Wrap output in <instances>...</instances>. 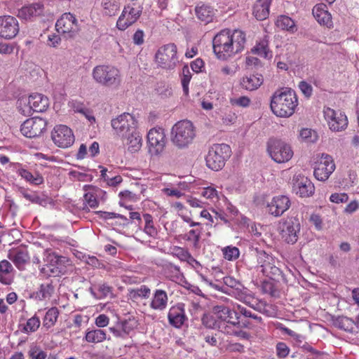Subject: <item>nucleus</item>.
Returning <instances> with one entry per match:
<instances>
[{
    "instance_id": "1",
    "label": "nucleus",
    "mask_w": 359,
    "mask_h": 359,
    "mask_svg": "<svg viewBox=\"0 0 359 359\" xmlns=\"http://www.w3.org/2000/svg\"><path fill=\"white\" fill-rule=\"evenodd\" d=\"M245 34L241 30L224 29L212 40L213 51L218 59L226 60L243 50Z\"/></svg>"
},
{
    "instance_id": "2",
    "label": "nucleus",
    "mask_w": 359,
    "mask_h": 359,
    "mask_svg": "<svg viewBox=\"0 0 359 359\" xmlns=\"http://www.w3.org/2000/svg\"><path fill=\"white\" fill-rule=\"evenodd\" d=\"M298 105L295 92L291 88L277 90L271 97L270 107L278 117L287 118L294 114Z\"/></svg>"
},
{
    "instance_id": "3",
    "label": "nucleus",
    "mask_w": 359,
    "mask_h": 359,
    "mask_svg": "<svg viewBox=\"0 0 359 359\" xmlns=\"http://www.w3.org/2000/svg\"><path fill=\"white\" fill-rule=\"evenodd\" d=\"M195 137V128L188 120L177 122L171 129V141L179 149L187 147L193 142Z\"/></svg>"
},
{
    "instance_id": "4",
    "label": "nucleus",
    "mask_w": 359,
    "mask_h": 359,
    "mask_svg": "<svg viewBox=\"0 0 359 359\" xmlns=\"http://www.w3.org/2000/svg\"><path fill=\"white\" fill-rule=\"evenodd\" d=\"M46 264L40 269V273L44 277L59 276L65 274L69 259L64 256H58L55 253L46 252Z\"/></svg>"
},
{
    "instance_id": "5",
    "label": "nucleus",
    "mask_w": 359,
    "mask_h": 359,
    "mask_svg": "<svg viewBox=\"0 0 359 359\" xmlns=\"http://www.w3.org/2000/svg\"><path fill=\"white\" fill-rule=\"evenodd\" d=\"M231 154V149L228 144H213L205 157L206 165L211 170L218 171L224 166Z\"/></svg>"
},
{
    "instance_id": "6",
    "label": "nucleus",
    "mask_w": 359,
    "mask_h": 359,
    "mask_svg": "<svg viewBox=\"0 0 359 359\" xmlns=\"http://www.w3.org/2000/svg\"><path fill=\"white\" fill-rule=\"evenodd\" d=\"M95 81L105 86H118L121 81L120 70L112 65H97L92 72Z\"/></svg>"
},
{
    "instance_id": "7",
    "label": "nucleus",
    "mask_w": 359,
    "mask_h": 359,
    "mask_svg": "<svg viewBox=\"0 0 359 359\" xmlns=\"http://www.w3.org/2000/svg\"><path fill=\"white\" fill-rule=\"evenodd\" d=\"M155 62L162 69L174 70L180 62L177 46L170 43L161 46L155 54Z\"/></svg>"
},
{
    "instance_id": "8",
    "label": "nucleus",
    "mask_w": 359,
    "mask_h": 359,
    "mask_svg": "<svg viewBox=\"0 0 359 359\" xmlns=\"http://www.w3.org/2000/svg\"><path fill=\"white\" fill-rule=\"evenodd\" d=\"M267 151L271 158L278 163L289 161L294 154L290 144L276 139H271L268 142Z\"/></svg>"
},
{
    "instance_id": "9",
    "label": "nucleus",
    "mask_w": 359,
    "mask_h": 359,
    "mask_svg": "<svg viewBox=\"0 0 359 359\" xmlns=\"http://www.w3.org/2000/svg\"><path fill=\"white\" fill-rule=\"evenodd\" d=\"M115 133L121 138L137 130L138 121L136 117L129 113H123L111 122Z\"/></svg>"
},
{
    "instance_id": "10",
    "label": "nucleus",
    "mask_w": 359,
    "mask_h": 359,
    "mask_svg": "<svg viewBox=\"0 0 359 359\" xmlns=\"http://www.w3.org/2000/svg\"><path fill=\"white\" fill-rule=\"evenodd\" d=\"M55 28L65 37L72 38L78 34L81 26L74 15L65 13L57 20Z\"/></svg>"
},
{
    "instance_id": "11",
    "label": "nucleus",
    "mask_w": 359,
    "mask_h": 359,
    "mask_svg": "<svg viewBox=\"0 0 359 359\" xmlns=\"http://www.w3.org/2000/svg\"><path fill=\"white\" fill-rule=\"evenodd\" d=\"M22 102L25 106L23 108H20V110L24 114H29L32 111L43 112L49 106L48 97L39 93L32 94L25 100H21L20 104H22Z\"/></svg>"
},
{
    "instance_id": "12",
    "label": "nucleus",
    "mask_w": 359,
    "mask_h": 359,
    "mask_svg": "<svg viewBox=\"0 0 359 359\" xmlns=\"http://www.w3.org/2000/svg\"><path fill=\"white\" fill-rule=\"evenodd\" d=\"M149 152L154 155L161 154L165 148L166 140L164 129L154 127L147 133Z\"/></svg>"
},
{
    "instance_id": "13",
    "label": "nucleus",
    "mask_w": 359,
    "mask_h": 359,
    "mask_svg": "<svg viewBox=\"0 0 359 359\" xmlns=\"http://www.w3.org/2000/svg\"><path fill=\"white\" fill-rule=\"evenodd\" d=\"M51 138L54 144L60 148H68L74 142V135L72 129L65 125L55 126Z\"/></svg>"
},
{
    "instance_id": "14",
    "label": "nucleus",
    "mask_w": 359,
    "mask_h": 359,
    "mask_svg": "<svg viewBox=\"0 0 359 359\" xmlns=\"http://www.w3.org/2000/svg\"><path fill=\"white\" fill-rule=\"evenodd\" d=\"M282 238L289 244L295 243L299 238L300 223L296 218H289L280 224Z\"/></svg>"
},
{
    "instance_id": "15",
    "label": "nucleus",
    "mask_w": 359,
    "mask_h": 359,
    "mask_svg": "<svg viewBox=\"0 0 359 359\" xmlns=\"http://www.w3.org/2000/svg\"><path fill=\"white\" fill-rule=\"evenodd\" d=\"M323 114L331 130L339 132L346 128L348 119L344 114L337 112L330 107H324Z\"/></svg>"
},
{
    "instance_id": "16",
    "label": "nucleus",
    "mask_w": 359,
    "mask_h": 359,
    "mask_svg": "<svg viewBox=\"0 0 359 359\" xmlns=\"http://www.w3.org/2000/svg\"><path fill=\"white\" fill-rule=\"evenodd\" d=\"M46 128V121L41 118H28L21 125L22 134L28 137L34 138L41 135Z\"/></svg>"
},
{
    "instance_id": "17",
    "label": "nucleus",
    "mask_w": 359,
    "mask_h": 359,
    "mask_svg": "<svg viewBox=\"0 0 359 359\" xmlns=\"http://www.w3.org/2000/svg\"><path fill=\"white\" fill-rule=\"evenodd\" d=\"M335 168L332 157L323 154L314 169V176L319 181H326L334 171Z\"/></svg>"
},
{
    "instance_id": "18",
    "label": "nucleus",
    "mask_w": 359,
    "mask_h": 359,
    "mask_svg": "<svg viewBox=\"0 0 359 359\" xmlns=\"http://www.w3.org/2000/svg\"><path fill=\"white\" fill-rule=\"evenodd\" d=\"M142 13L140 7H134L131 5L126 6L118 18L116 26L120 30H125L135 22Z\"/></svg>"
},
{
    "instance_id": "19",
    "label": "nucleus",
    "mask_w": 359,
    "mask_h": 359,
    "mask_svg": "<svg viewBox=\"0 0 359 359\" xmlns=\"http://www.w3.org/2000/svg\"><path fill=\"white\" fill-rule=\"evenodd\" d=\"M291 206V201L287 196L278 195L268 203L266 208L269 214L278 217L283 215Z\"/></svg>"
},
{
    "instance_id": "20",
    "label": "nucleus",
    "mask_w": 359,
    "mask_h": 359,
    "mask_svg": "<svg viewBox=\"0 0 359 359\" xmlns=\"http://www.w3.org/2000/svg\"><path fill=\"white\" fill-rule=\"evenodd\" d=\"M19 32L18 20L11 15L0 16V37L5 39H12Z\"/></svg>"
},
{
    "instance_id": "21",
    "label": "nucleus",
    "mask_w": 359,
    "mask_h": 359,
    "mask_svg": "<svg viewBox=\"0 0 359 359\" xmlns=\"http://www.w3.org/2000/svg\"><path fill=\"white\" fill-rule=\"evenodd\" d=\"M257 258L258 266L265 276L273 278L274 276L280 274L279 268L274 265L273 258L264 251L258 252Z\"/></svg>"
},
{
    "instance_id": "22",
    "label": "nucleus",
    "mask_w": 359,
    "mask_h": 359,
    "mask_svg": "<svg viewBox=\"0 0 359 359\" xmlns=\"http://www.w3.org/2000/svg\"><path fill=\"white\" fill-rule=\"evenodd\" d=\"M168 319L169 323L172 326L176 328L181 327L187 320L184 304L182 303H178L171 306L168 313Z\"/></svg>"
},
{
    "instance_id": "23",
    "label": "nucleus",
    "mask_w": 359,
    "mask_h": 359,
    "mask_svg": "<svg viewBox=\"0 0 359 359\" xmlns=\"http://www.w3.org/2000/svg\"><path fill=\"white\" fill-rule=\"evenodd\" d=\"M293 180V190L299 196L309 197L314 193V185L307 177L297 176Z\"/></svg>"
},
{
    "instance_id": "24",
    "label": "nucleus",
    "mask_w": 359,
    "mask_h": 359,
    "mask_svg": "<svg viewBox=\"0 0 359 359\" xmlns=\"http://www.w3.org/2000/svg\"><path fill=\"white\" fill-rule=\"evenodd\" d=\"M235 316H236V321H232L231 320L223 322V323H216V322H211L208 323V317H204L203 318V322L204 324H205L208 327H217L219 329V331L222 332L229 334V335H233L238 327L240 325V321H239V316L238 315V313L235 312Z\"/></svg>"
},
{
    "instance_id": "25",
    "label": "nucleus",
    "mask_w": 359,
    "mask_h": 359,
    "mask_svg": "<svg viewBox=\"0 0 359 359\" xmlns=\"http://www.w3.org/2000/svg\"><path fill=\"white\" fill-rule=\"evenodd\" d=\"M83 189L86 191L83 196L85 204L91 208H97L99 205L98 198L101 197L104 199V196L106 195V193L102 189L91 185H85Z\"/></svg>"
},
{
    "instance_id": "26",
    "label": "nucleus",
    "mask_w": 359,
    "mask_h": 359,
    "mask_svg": "<svg viewBox=\"0 0 359 359\" xmlns=\"http://www.w3.org/2000/svg\"><path fill=\"white\" fill-rule=\"evenodd\" d=\"M168 304V296L167 292L161 289L154 291L149 306L151 309L162 311H164Z\"/></svg>"
},
{
    "instance_id": "27",
    "label": "nucleus",
    "mask_w": 359,
    "mask_h": 359,
    "mask_svg": "<svg viewBox=\"0 0 359 359\" xmlns=\"http://www.w3.org/2000/svg\"><path fill=\"white\" fill-rule=\"evenodd\" d=\"M8 257L19 270H24L30 259L28 252L23 249L10 252Z\"/></svg>"
},
{
    "instance_id": "28",
    "label": "nucleus",
    "mask_w": 359,
    "mask_h": 359,
    "mask_svg": "<svg viewBox=\"0 0 359 359\" xmlns=\"http://www.w3.org/2000/svg\"><path fill=\"white\" fill-rule=\"evenodd\" d=\"M121 140L131 153L138 151L142 147V139L138 130L123 137Z\"/></svg>"
},
{
    "instance_id": "29",
    "label": "nucleus",
    "mask_w": 359,
    "mask_h": 359,
    "mask_svg": "<svg viewBox=\"0 0 359 359\" xmlns=\"http://www.w3.org/2000/svg\"><path fill=\"white\" fill-rule=\"evenodd\" d=\"M313 15L316 20L320 24L327 27L332 25V18L330 13L327 11V6L324 4L316 5L312 11Z\"/></svg>"
},
{
    "instance_id": "30",
    "label": "nucleus",
    "mask_w": 359,
    "mask_h": 359,
    "mask_svg": "<svg viewBox=\"0 0 359 359\" xmlns=\"http://www.w3.org/2000/svg\"><path fill=\"white\" fill-rule=\"evenodd\" d=\"M272 0H257L253 6V15L258 20H264L269 15V7Z\"/></svg>"
},
{
    "instance_id": "31",
    "label": "nucleus",
    "mask_w": 359,
    "mask_h": 359,
    "mask_svg": "<svg viewBox=\"0 0 359 359\" xmlns=\"http://www.w3.org/2000/svg\"><path fill=\"white\" fill-rule=\"evenodd\" d=\"M16 172L27 182L32 185H40L44 182L43 176L39 172H32L27 169L20 167L17 169Z\"/></svg>"
},
{
    "instance_id": "32",
    "label": "nucleus",
    "mask_w": 359,
    "mask_h": 359,
    "mask_svg": "<svg viewBox=\"0 0 359 359\" xmlns=\"http://www.w3.org/2000/svg\"><path fill=\"white\" fill-rule=\"evenodd\" d=\"M133 328V322L130 320H123L118 323L114 327H110L109 331L116 337L125 338Z\"/></svg>"
},
{
    "instance_id": "33",
    "label": "nucleus",
    "mask_w": 359,
    "mask_h": 359,
    "mask_svg": "<svg viewBox=\"0 0 359 359\" xmlns=\"http://www.w3.org/2000/svg\"><path fill=\"white\" fill-rule=\"evenodd\" d=\"M263 76L261 74H251L243 77L241 86L247 90H255L263 83Z\"/></svg>"
},
{
    "instance_id": "34",
    "label": "nucleus",
    "mask_w": 359,
    "mask_h": 359,
    "mask_svg": "<svg viewBox=\"0 0 359 359\" xmlns=\"http://www.w3.org/2000/svg\"><path fill=\"white\" fill-rule=\"evenodd\" d=\"M55 287L52 283H44L40 285L38 290L33 292L32 297L39 301L49 299L54 293Z\"/></svg>"
},
{
    "instance_id": "35",
    "label": "nucleus",
    "mask_w": 359,
    "mask_h": 359,
    "mask_svg": "<svg viewBox=\"0 0 359 359\" xmlns=\"http://www.w3.org/2000/svg\"><path fill=\"white\" fill-rule=\"evenodd\" d=\"M14 269L12 264L6 259L0 262V283L10 285L12 281Z\"/></svg>"
},
{
    "instance_id": "36",
    "label": "nucleus",
    "mask_w": 359,
    "mask_h": 359,
    "mask_svg": "<svg viewBox=\"0 0 359 359\" xmlns=\"http://www.w3.org/2000/svg\"><path fill=\"white\" fill-rule=\"evenodd\" d=\"M43 11V5L40 3H36L22 7L19 11V16L25 20H28L32 17L41 15Z\"/></svg>"
},
{
    "instance_id": "37",
    "label": "nucleus",
    "mask_w": 359,
    "mask_h": 359,
    "mask_svg": "<svg viewBox=\"0 0 359 359\" xmlns=\"http://www.w3.org/2000/svg\"><path fill=\"white\" fill-rule=\"evenodd\" d=\"M89 292L97 299H102L112 293V287L105 283H99L95 287H90Z\"/></svg>"
},
{
    "instance_id": "38",
    "label": "nucleus",
    "mask_w": 359,
    "mask_h": 359,
    "mask_svg": "<svg viewBox=\"0 0 359 359\" xmlns=\"http://www.w3.org/2000/svg\"><path fill=\"white\" fill-rule=\"evenodd\" d=\"M213 313L216 318L219 320L218 323L226 322L233 318L234 313L233 308L231 309L223 304L217 305L213 307Z\"/></svg>"
},
{
    "instance_id": "39",
    "label": "nucleus",
    "mask_w": 359,
    "mask_h": 359,
    "mask_svg": "<svg viewBox=\"0 0 359 359\" xmlns=\"http://www.w3.org/2000/svg\"><path fill=\"white\" fill-rule=\"evenodd\" d=\"M231 295L240 302L250 306L254 300L253 295L243 285H241L239 287H238V289L232 290Z\"/></svg>"
},
{
    "instance_id": "40",
    "label": "nucleus",
    "mask_w": 359,
    "mask_h": 359,
    "mask_svg": "<svg viewBox=\"0 0 359 359\" xmlns=\"http://www.w3.org/2000/svg\"><path fill=\"white\" fill-rule=\"evenodd\" d=\"M107 334L101 329L87 330L85 340L88 343L98 344L106 340Z\"/></svg>"
},
{
    "instance_id": "41",
    "label": "nucleus",
    "mask_w": 359,
    "mask_h": 359,
    "mask_svg": "<svg viewBox=\"0 0 359 359\" xmlns=\"http://www.w3.org/2000/svg\"><path fill=\"white\" fill-rule=\"evenodd\" d=\"M268 46V39L266 36H264L257 43L256 46L253 48H252V52L260 57L271 58L272 57V53L269 50Z\"/></svg>"
},
{
    "instance_id": "42",
    "label": "nucleus",
    "mask_w": 359,
    "mask_h": 359,
    "mask_svg": "<svg viewBox=\"0 0 359 359\" xmlns=\"http://www.w3.org/2000/svg\"><path fill=\"white\" fill-rule=\"evenodd\" d=\"M197 18L206 23L210 22L212 19L214 11L213 9L205 4H198L195 8Z\"/></svg>"
},
{
    "instance_id": "43",
    "label": "nucleus",
    "mask_w": 359,
    "mask_h": 359,
    "mask_svg": "<svg viewBox=\"0 0 359 359\" xmlns=\"http://www.w3.org/2000/svg\"><path fill=\"white\" fill-rule=\"evenodd\" d=\"M60 312L57 308L51 307L49 309L43 319V326L46 329L49 330L53 327L58 318Z\"/></svg>"
},
{
    "instance_id": "44",
    "label": "nucleus",
    "mask_w": 359,
    "mask_h": 359,
    "mask_svg": "<svg viewBox=\"0 0 359 359\" xmlns=\"http://www.w3.org/2000/svg\"><path fill=\"white\" fill-rule=\"evenodd\" d=\"M276 25L281 29L287 30L291 33H294L297 31L294 21L287 15L279 16L276 20Z\"/></svg>"
},
{
    "instance_id": "45",
    "label": "nucleus",
    "mask_w": 359,
    "mask_h": 359,
    "mask_svg": "<svg viewBox=\"0 0 359 359\" xmlns=\"http://www.w3.org/2000/svg\"><path fill=\"white\" fill-rule=\"evenodd\" d=\"M102 5L104 14L109 16L114 15L120 7L117 0H102Z\"/></svg>"
},
{
    "instance_id": "46",
    "label": "nucleus",
    "mask_w": 359,
    "mask_h": 359,
    "mask_svg": "<svg viewBox=\"0 0 359 359\" xmlns=\"http://www.w3.org/2000/svg\"><path fill=\"white\" fill-rule=\"evenodd\" d=\"M41 321L39 318L34 315L27 320L26 324L23 326L22 332L26 334L36 332L40 327Z\"/></svg>"
},
{
    "instance_id": "47",
    "label": "nucleus",
    "mask_w": 359,
    "mask_h": 359,
    "mask_svg": "<svg viewBox=\"0 0 359 359\" xmlns=\"http://www.w3.org/2000/svg\"><path fill=\"white\" fill-rule=\"evenodd\" d=\"M150 294L151 290L145 285H142L140 287L130 291V297L133 299H137L139 297L147 299L149 297Z\"/></svg>"
},
{
    "instance_id": "48",
    "label": "nucleus",
    "mask_w": 359,
    "mask_h": 359,
    "mask_svg": "<svg viewBox=\"0 0 359 359\" xmlns=\"http://www.w3.org/2000/svg\"><path fill=\"white\" fill-rule=\"evenodd\" d=\"M191 76L192 75L189 67L187 65H184L182 68V72L181 74V83L184 94L185 95H187L189 94V84L191 79Z\"/></svg>"
},
{
    "instance_id": "49",
    "label": "nucleus",
    "mask_w": 359,
    "mask_h": 359,
    "mask_svg": "<svg viewBox=\"0 0 359 359\" xmlns=\"http://www.w3.org/2000/svg\"><path fill=\"white\" fill-rule=\"evenodd\" d=\"M143 217L145 222L144 231L150 237H155L157 235V230L154 226L151 215L149 214H144Z\"/></svg>"
},
{
    "instance_id": "50",
    "label": "nucleus",
    "mask_w": 359,
    "mask_h": 359,
    "mask_svg": "<svg viewBox=\"0 0 359 359\" xmlns=\"http://www.w3.org/2000/svg\"><path fill=\"white\" fill-rule=\"evenodd\" d=\"M98 214L100 215V217L104 219H119V224L123 226H126L128 224V219L125 216L111 212H97Z\"/></svg>"
},
{
    "instance_id": "51",
    "label": "nucleus",
    "mask_w": 359,
    "mask_h": 359,
    "mask_svg": "<svg viewBox=\"0 0 359 359\" xmlns=\"http://www.w3.org/2000/svg\"><path fill=\"white\" fill-rule=\"evenodd\" d=\"M224 257L229 261L237 259L240 255V251L238 248L234 246H227L222 249Z\"/></svg>"
},
{
    "instance_id": "52",
    "label": "nucleus",
    "mask_w": 359,
    "mask_h": 359,
    "mask_svg": "<svg viewBox=\"0 0 359 359\" xmlns=\"http://www.w3.org/2000/svg\"><path fill=\"white\" fill-rule=\"evenodd\" d=\"M337 326L345 331H351L353 328V321L347 317H340L337 321Z\"/></svg>"
},
{
    "instance_id": "53",
    "label": "nucleus",
    "mask_w": 359,
    "mask_h": 359,
    "mask_svg": "<svg viewBox=\"0 0 359 359\" xmlns=\"http://www.w3.org/2000/svg\"><path fill=\"white\" fill-rule=\"evenodd\" d=\"M201 234V229H196L190 230L187 234V240L191 241L194 247H198Z\"/></svg>"
},
{
    "instance_id": "54",
    "label": "nucleus",
    "mask_w": 359,
    "mask_h": 359,
    "mask_svg": "<svg viewBox=\"0 0 359 359\" xmlns=\"http://www.w3.org/2000/svg\"><path fill=\"white\" fill-rule=\"evenodd\" d=\"M250 102V99L247 96H241L239 97H233L230 99V103L231 105L241 107H248Z\"/></svg>"
},
{
    "instance_id": "55",
    "label": "nucleus",
    "mask_w": 359,
    "mask_h": 359,
    "mask_svg": "<svg viewBox=\"0 0 359 359\" xmlns=\"http://www.w3.org/2000/svg\"><path fill=\"white\" fill-rule=\"evenodd\" d=\"M233 310L234 313H237V311H239L242 315H243L245 317L251 318L257 320H261L262 318L259 316H257L255 313H252L250 311L248 310L245 307L242 306L240 304H235L233 305Z\"/></svg>"
},
{
    "instance_id": "56",
    "label": "nucleus",
    "mask_w": 359,
    "mask_h": 359,
    "mask_svg": "<svg viewBox=\"0 0 359 359\" xmlns=\"http://www.w3.org/2000/svg\"><path fill=\"white\" fill-rule=\"evenodd\" d=\"M348 196L346 193H334L330 196V201L334 203H343L347 202Z\"/></svg>"
},
{
    "instance_id": "57",
    "label": "nucleus",
    "mask_w": 359,
    "mask_h": 359,
    "mask_svg": "<svg viewBox=\"0 0 359 359\" xmlns=\"http://www.w3.org/2000/svg\"><path fill=\"white\" fill-rule=\"evenodd\" d=\"M201 194L208 199H217V191L212 187H208L203 189Z\"/></svg>"
},
{
    "instance_id": "58",
    "label": "nucleus",
    "mask_w": 359,
    "mask_h": 359,
    "mask_svg": "<svg viewBox=\"0 0 359 359\" xmlns=\"http://www.w3.org/2000/svg\"><path fill=\"white\" fill-rule=\"evenodd\" d=\"M277 355L280 358H285L290 353V348L283 342H278L276 345Z\"/></svg>"
},
{
    "instance_id": "59",
    "label": "nucleus",
    "mask_w": 359,
    "mask_h": 359,
    "mask_svg": "<svg viewBox=\"0 0 359 359\" xmlns=\"http://www.w3.org/2000/svg\"><path fill=\"white\" fill-rule=\"evenodd\" d=\"M29 355L32 359H45L46 358V353L37 346L31 348Z\"/></svg>"
},
{
    "instance_id": "60",
    "label": "nucleus",
    "mask_w": 359,
    "mask_h": 359,
    "mask_svg": "<svg viewBox=\"0 0 359 359\" xmlns=\"http://www.w3.org/2000/svg\"><path fill=\"white\" fill-rule=\"evenodd\" d=\"M174 254L181 260L187 262L188 261L189 257L191 254L186 250L182 248L177 247L175 248Z\"/></svg>"
},
{
    "instance_id": "61",
    "label": "nucleus",
    "mask_w": 359,
    "mask_h": 359,
    "mask_svg": "<svg viewBox=\"0 0 359 359\" xmlns=\"http://www.w3.org/2000/svg\"><path fill=\"white\" fill-rule=\"evenodd\" d=\"M74 111L76 112L83 114L89 121H90V122L95 121V118L94 116L92 114L91 111L88 109L80 106V107H76L75 108Z\"/></svg>"
},
{
    "instance_id": "62",
    "label": "nucleus",
    "mask_w": 359,
    "mask_h": 359,
    "mask_svg": "<svg viewBox=\"0 0 359 359\" xmlns=\"http://www.w3.org/2000/svg\"><path fill=\"white\" fill-rule=\"evenodd\" d=\"M224 283L226 286L231 287L233 290L238 289V287H241V285H242L238 280L231 276L224 277Z\"/></svg>"
},
{
    "instance_id": "63",
    "label": "nucleus",
    "mask_w": 359,
    "mask_h": 359,
    "mask_svg": "<svg viewBox=\"0 0 359 359\" xmlns=\"http://www.w3.org/2000/svg\"><path fill=\"white\" fill-rule=\"evenodd\" d=\"M109 318L105 314H100L95 320V325L98 327H104L109 325Z\"/></svg>"
},
{
    "instance_id": "64",
    "label": "nucleus",
    "mask_w": 359,
    "mask_h": 359,
    "mask_svg": "<svg viewBox=\"0 0 359 359\" xmlns=\"http://www.w3.org/2000/svg\"><path fill=\"white\" fill-rule=\"evenodd\" d=\"M191 68L196 73L201 72L204 68V62L202 59L197 58L191 62Z\"/></svg>"
}]
</instances>
